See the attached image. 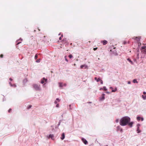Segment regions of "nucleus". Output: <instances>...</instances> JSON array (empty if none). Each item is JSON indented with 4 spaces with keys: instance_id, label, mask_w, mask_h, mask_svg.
I'll list each match as a JSON object with an SVG mask.
<instances>
[{
    "instance_id": "f257e3e1",
    "label": "nucleus",
    "mask_w": 146,
    "mask_h": 146,
    "mask_svg": "<svg viewBox=\"0 0 146 146\" xmlns=\"http://www.w3.org/2000/svg\"><path fill=\"white\" fill-rule=\"evenodd\" d=\"M130 118L128 117L125 116L123 117L120 120L119 124L121 126H125L130 121Z\"/></svg>"
},
{
    "instance_id": "f03ea898",
    "label": "nucleus",
    "mask_w": 146,
    "mask_h": 146,
    "mask_svg": "<svg viewBox=\"0 0 146 146\" xmlns=\"http://www.w3.org/2000/svg\"><path fill=\"white\" fill-rule=\"evenodd\" d=\"M141 51L143 53H146V46H143L142 47Z\"/></svg>"
},
{
    "instance_id": "7ed1b4c3",
    "label": "nucleus",
    "mask_w": 146,
    "mask_h": 146,
    "mask_svg": "<svg viewBox=\"0 0 146 146\" xmlns=\"http://www.w3.org/2000/svg\"><path fill=\"white\" fill-rule=\"evenodd\" d=\"M133 38L137 40L138 42H139L140 41L141 37L139 36L138 37H134Z\"/></svg>"
},
{
    "instance_id": "20e7f679",
    "label": "nucleus",
    "mask_w": 146,
    "mask_h": 146,
    "mask_svg": "<svg viewBox=\"0 0 146 146\" xmlns=\"http://www.w3.org/2000/svg\"><path fill=\"white\" fill-rule=\"evenodd\" d=\"M87 67H88L85 64L82 65L80 66V68L81 69H82V68L86 69V68H87Z\"/></svg>"
},
{
    "instance_id": "39448f33",
    "label": "nucleus",
    "mask_w": 146,
    "mask_h": 146,
    "mask_svg": "<svg viewBox=\"0 0 146 146\" xmlns=\"http://www.w3.org/2000/svg\"><path fill=\"white\" fill-rule=\"evenodd\" d=\"M34 87L36 90H39V88L38 86L36 84H34Z\"/></svg>"
},
{
    "instance_id": "423d86ee",
    "label": "nucleus",
    "mask_w": 146,
    "mask_h": 146,
    "mask_svg": "<svg viewBox=\"0 0 146 146\" xmlns=\"http://www.w3.org/2000/svg\"><path fill=\"white\" fill-rule=\"evenodd\" d=\"M82 141L84 142V144H85L86 145L88 144V142L85 139L82 138Z\"/></svg>"
},
{
    "instance_id": "0eeeda50",
    "label": "nucleus",
    "mask_w": 146,
    "mask_h": 146,
    "mask_svg": "<svg viewBox=\"0 0 146 146\" xmlns=\"http://www.w3.org/2000/svg\"><path fill=\"white\" fill-rule=\"evenodd\" d=\"M47 80L46 79H45L44 78H43V79L42 80L41 82V83H42V84L44 83L45 82H46V81Z\"/></svg>"
},
{
    "instance_id": "6e6552de",
    "label": "nucleus",
    "mask_w": 146,
    "mask_h": 146,
    "mask_svg": "<svg viewBox=\"0 0 146 146\" xmlns=\"http://www.w3.org/2000/svg\"><path fill=\"white\" fill-rule=\"evenodd\" d=\"M101 42L103 43V45H105L108 43V41L105 40L102 41Z\"/></svg>"
},
{
    "instance_id": "1a4fd4ad",
    "label": "nucleus",
    "mask_w": 146,
    "mask_h": 146,
    "mask_svg": "<svg viewBox=\"0 0 146 146\" xmlns=\"http://www.w3.org/2000/svg\"><path fill=\"white\" fill-rule=\"evenodd\" d=\"M65 138V135L64 133H63L62 135V136L61 137V139L63 140Z\"/></svg>"
},
{
    "instance_id": "9d476101",
    "label": "nucleus",
    "mask_w": 146,
    "mask_h": 146,
    "mask_svg": "<svg viewBox=\"0 0 146 146\" xmlns=\"http://www.w3.org/2000/svg\"><path fill=\"white\" fill-rule=\"evenodd\" d=\"M133 123V122H130L128 124L130 127H131L132 126Z\"/></svg>"
},
{
    "instance_id": "9b49d317",
    "label": "nucleus",
    "mask_w": 146,
    "mask_h": 146,
    "mask_svg": "<svg viewBox=\"0 0 146 146\" xmlns=\"http://www.w3.org/2000/svg\"><path fill=\"white\" fill-rule=\"evenodd\" d=\"M51 138L52 140H54V135L52 134H50L49 135V138Z\"/></svg>"
},
{
    "instance_id": "f8f14e48",
    "label": "nucleus",
    "mask_w": 146,
    "mask_h": 146,
    "mask_svg": "<svg viewBox=\"0 0 146 146\" xmlns=\"http://www.w3.org/2000/svg\"><path fill=\"white\" fill-rule=\"evenodd\" d=\"M60 101V100L58 98H57L56 99V100L54 101V103L55 104H57L58 102H59Z\"/></svg>"
},
{
    "instance_id": "ddd939ff",
    "label": "nucleus",
    "mask_w": 146,
    "mask_h": 146,
    "mask_svg": "<svg viewBox=\"0 0 146 146\" xmlns=\"http://www.w3.org/2000/svg\"><path fill=\"white\" fill-rule=\"evenodd\" d=\"M94 79L97 81V82H98L100 80V78H97V77H95L94 78Z\"/></svg>"
},
{
    "instance_id": "4468645a",
    "label": "nucleus",
    "mask_w": 146,
    "mask_h": 146,
    "mask_svg": "<svg viewBox=\"0 0 146 146\" xmlns=\"http://www.w3.org/2000/svg\"><path fill=\"white\" fill-rule=\"evenodd\" d=\"M104 95H105V94H102V96L101 98V99H100L101 100H104L105 99Z\"/></svg>"
},
{
    "instance_id": "2eb2a0df",
    "label": "nucleus",
    "mask_w": 146,
    "mask_h": 146,
    "mask_svg": "<svg viewBox=\"0 0 146 146\" xmlns=\"http://www.w3.org/2000/svg\"><path fill=\"white\" fill-rule=\"evenodd\" d=\"M127 60L129 61V62H130V63H131V64H133V62L129 58L127 59Z\"/></svg>"
},
{
    "instance_id": "dca6fc26",
    "label": "nucleus",
    "mask_w": 146,
    "mask_h": 146,
    "mask_svg": "<svg viewBox=\"0 0 146 146\" xmlns=\"http://www.w3.org/2000/svg\"><path fill=\"white\" fill-rule=\"evenodd\" d=\"M59 86L60 87H62L63 86V85L62 84V83H59Z\"/></svg>"
},
{
    "instance_id": "f3484780",
    "label": "nucleus",
    "mask_w": 146,
    "mask_h": 146,
    "mask_svg": "<svg viewBox=\"0 0 146 146\" xmlns=\"http://www.w3.org/2000/svg\"><path fill=\"white\" fill-rule=\"evenodd\" d=\"M137 131L138 133H140L141 132V131L139 130V127H138L137 128Z\"/></svg>"
},
{
    "instance_id": "a211bd4d",
    "label": "nucleus",
    "mask_w": 146,
    "mask_h": 146,
    "mask_svg": "<svg viewBox=\"0 0 146 146\" xmlns=\"http://www.w3.org/2000/svg\"><path fill=\"white\" fill-rule=\"evenodd\" d=\"M142 97L143 100H145L146 99V95L145 96L142 95Z\"/></svg>"
},
{
    "instance_id": "6ab92c4d",
    "label": "nucleus",
    "mask_w": 146,
    "mask_h": 146,
    "mask_svg": "<svg viewBox=\"0 0 146 146\" xmlns=\"http://www.w3.org/2000/svg\"><path fill=\"white\" fill-rule=\"evenodd\" d=\"M133 82L134 83H137V80L136 79H135L134 80H133Z\"/></svg>"
},
{
    "instance_id": "aec40b11",
    "label": "nucleus",
    "mask_w": 146,
    "mask_h": 146,
    "mask_svg": "<svg viewBox=\"0 0 146 146\" xmlns=\"http://www.w3.org/2000/svg\"><path fill=\"white\" fill-rule=\"evenodd\" d=\"M68 57H69V58H72L73 57V56H72V55L71 54H70L68 56Z\"/></svg>"
},
{
    "instance_id": "412c9836",
    "label": "nucleus",
    "mask_w": 146,
    "mask_h": 146,
    "mask_svg": "<svg viewBox=\"0 0 146 146\" xmlns=\"http://www.w3.org/2000/svg\"><path fill=\"white\" fill-rule=\"evenodd\" d=\"M38 58V55L37 54H36L35 56V59L36 60Z\"/></svg>"
},
{
    "instance_id": "4be33fe9",
    "label": "nucleus",
    "mask_w": 146,
    "mask_h": 146,
    "mask_svg": "<svg viewBox=\"0 0 146 146\" xmlns=\"http://www.w3.org/2000/svg\"><path fill=\"white\" fill-rule=\"evenodd\" d=\"M117 90V88H115L114 90H112V92H115Z\"/></svg>"
},
{
    "instance_id": "5701e85b",
    "label": "nucleus",
    "mask_w": 146,
    "mask_h": 146,
    "mask_svg": "<svg viewBox=\"0 0 146 146\" xmlns=\"http://www.w3.org/2000/svg\"><path fill=\"white\" fill-rule=\"evenodd\" d=\"M141 118L139 117H138L137 118V119L138 121H139L140 120Z\"/></svg>"
},
{
    "instance_id": "b1692460",
    "label": "nucleus",
    "mask_w": 146,
    "mask_h": 146,
    "mask_svg": "<svg viewBox=\"0 0 146 146\" xmlns=\"http://www.w3.org/2000/svg\"><path fill=\"white\" fill-rule=\"evenodd\" d=\"M40 59H38L36 60V62H40Z\"/></svg>"
},
{
    "instance_id": "393cba45",
    "label": "nucleus",
    "mask_w": 146,
    "mask_h": 146,
    "mask_svg": "<svg viewBox=\"0 0 146 146\" xmlns=\"http://www.w3.org/2000/svg\"><path fill=\"white\" fill-rule=\"evenodd\" d=\"M103 89L105 91H106L107 90V89L106 88V87L105 86L103 87Z\"/></svg>"
},
{
    "instance_id": "a878e982",
    "label": "nucleus",
    "mask_w": 146,
    "mask_h": 146,
    "mask_svg": "<svg viewBox=\"0 0 146 146\" xmlns=\"http://www.w3.org/2000/svg\"><path fill=\"white\" fill-rule=\"evenodd\" d=\"M63 35H62L59 38V40H61L62 39V38L63 37Z\"/></svg>"
},
{
    "instance_id": "bb28decb",
    "label": "nucleus",
    "mask_w": 146,
    "mask_h": 146,
    "mask_svg": "<svg viewBox=\"0 0 146 146\" xmlns=\"http://www.w3.org/2000/svg\"><path fill=\"white\" fill-rule=\"evenodd\" d=\"M64 58L66 61L67 62H68V60L66 58V56H65Z\"/></svg>"
},
{
    "instance_id": "cd10ccee",
    "label": "nucleus",
    "mask_w": 146,
    "mask_h": 146,
    "mask_svg": "<svg viewBox=\"0 0 146 146\" xmlns=\"http://www.w3.org/2000/svg\"><path fill=\"white\" fill-rule=\"evenodd\" d=\"M3 54H1L0 56V57L1 58H3Z\"/></svg>"
},
{
    "instance_id": "c85d7f7f",
    "label": "nucleus",
    "mask_w": 146,
    "mask_h": 146,
    "mask_svg": "<svg viewBox=\"0 0 146 146\" xmlns=\"http://www.w3.org/2000/svg\"><path fill=\"white\" fill-rule=\"evenodd\" d=\"M31 107H32L31 105H29V106L28 107L27 109H29Z\"/></svg>"
},
{
    "instance_id": "c756f323",
    "label": "nucleus",
    "mask_w": 146,
    "mask_h": 146,
    "mask_svg": "<svg viewBox=\"0 0 146 146\" xmlns=\"http://www.w3.org/2000/svg\"><path fill=\"white\" fill-rule=\"evenodd\" d=\"M100 83H101V84H103V81H102V80H101L100 79Z\"/></svg>"
},
{
    "instance_id": "7c9ffc66",
    "label": "nucleus",
    "mask_w": 146,
    "mask_h": 146,
    "mask_svg": "<svg viewBox=\"0 0 146 146\" xmlns=\"http://www.w3.org/2000/svg\"><path fill=\"white\" fill-rule=\"evenodd\" d=\"M11 110H12V109H11V108L9 109V110H8V112L9 113H10L11 112Z\"/></svg>"
},
{
    "instance_id": "2f4dec72",
    "label": "nucleus",
    "mask_w": 146,
    "mask_h": 146,
    "mask_svg": "<svg viewBox=\"0 0 146 146\" xmlns=\"http://www.w3.org/2000/svg\"><path fill=\"white\" fill-rule=\"evenodd\" d=\"M115 121L117 123H118L119 122V119H116L115 120Z\"/></svg>"
},
{
    "instance_id": "473e14b6",
    "label": "nucleus",
    "mask_w": 146,
    "mask_h": 146,
    "mask_svg": "<svg viewBox=\"0 0 146 146\" xmlns=\"http://www.w3.org/2000/svg\"><path fill=\"white\" fill-rule=\"evenodd\" d=\"M97 48H94L93 50H94L95 51L97 49Z\"/></svg>"
},
{
    "instance_id": "72a5a7b5",
    "label": "nucleus",
    "mask_w": 146,
    "mask_h": 146,
    "mask_svg": "<svg viewBox=\"0 0 146 146\" xmlns=\"http://www.w3.org/2000/svg\"><path fill=\"white\" fill-rule=\"evenodd\" d=\"M127 43V42H126V41H124L123 42V44H126Z\"/></svg>"
},
{
    "instance_id": "f704fd0d",
    "label": "nucleus",
    "mask_w": 146,
    "mask_h": 146,
    "mask_svg": "<svg viewBox=\"0 0 146 146\" xmlns=\"http://www.w3.org/2000/svg\"><path fill=\"white\" fill-rule=\"evenodd\" d=\"M143 93V94L144 95L146 94V92H144Z\"/></svg>"
},
{
    "instance_id": "c9c22d12",
    "label": "nucleus",
    "mask_w": 146,
    "mask_h": 146,
    "mask_svg": "<svg viewBox=\"0 0 146 146\" xmlns=\"http://www.w3.org/2000/svg\"><path fill=\"white\" fill-rule=\"evenodd\" d=\"M57 107H58L59 106V104H57L56 106Z\"/></svg>"
},
{
    "instance_id": "e433bc0d",
    "label": "nucleus",
    "mask_w": 146,
    "mask_h": 146,
    "mask_svg": "<svg viewBox=\"0 0 146 146\" xmlns=\"http://www.w3.org/2000/svg\"><path fill=\"white\" fill-rule=\"evenodd\" d=\"M103 89V88H100V90H102Z\"/></svg>"
},
{
    "instance_id": "4c0bfd02",
    "label": "nucleus",
    "mask_w": 146,
    "mask_h": 146,
    "mask_svg": "<svg viewBox=\"0 0 146 146\" xmlns=\"http://www.w3.org/2000/svg\"><path fill=\"white\" fill-rule=\"evenodd\" d=\"M21 43V42H18L17 44V45H18V44H20V43Z\"/></svg>"
},
{
    "instance_id": "58836bf2",
    "label": "nucleus",
    "mask_w": 146,
    "mask_h": 146,
    "mask_svg": "<svg viewBox=\"0 0 146 146\" xmlns=\"http://www.w3.org/2000/svg\"><path fill=\"white\" fill-rule=\"evenodd\" d=\"M9 80H11V81H12V78H9Z\"/></svg>"
},
{
    "instance_id": "ea45409f",
    "label": "nucleus",
    "mask_w": 146,
    "mask_h": 146,
    "mask_svg": "<svg viewBox=\"0 0 146 146\" xmlns=\"http://www.w3.org/2000/svg\"><path fill=\"white\" fill-rule=\"evenodd\" d=\"M66 84H64L63 85V86H66Z\"/></svg>"
},
{
    "instance_id": "a19ab883",
    "label": "nucleus",
    "mask_w": 146,
    "mask_h": 146,
    "mask_svg": "<svg viewBox=\"0 0 146 146\" xmlns=\"http://www.w3.org/2000/svg\"><path fill=\"white\" fill-rule=\"evenodd\" d=\"M141 121H143V118H141Z\"/></svg>"
},
{
    "instance_id": "79ce46f5",
    "label": "nucleus",
    "mask_w": 146,
    "mask_h": 146,
    "mask_svg": "<svg viewBox=\"0 0 146 146\" xmlns=\"http://www.w3.org/2000/svg\"><path fill=\"white\" fill-rule=\"evenodd\" d=\"M120 131H121V132H122V129H120Z\"/></svg>"
},
{
    "instance_id": "37998d69",
    "label": "nucleus",
    "mask_w": 146,
    "mask_h": 146,
    "mask_svg": "<svg viewBox=\"0 0 146 146\" xmlns=\"http://www.w3.org/2000/svg\"><path fill=\"white\" fill-rule=\"evenodd\" d=\"M9 84L11 85V86H12V85L11 83V82H9Z\"/></svg>"
},
{
    "instance_id": "c03bdc74",
    "label": "nucleus",
    "mask_w": 146,
    "mask_h": 146,
    "mask_svg": "<svg viewBox=\"0 0 146 146\" xmlns=\"http://www.w3.org/2000/svg\"><path fill=\"white\" fill-rule=\"evenodd\" d=\"M110 88H111V89H113V88H112V87H111Z\"/></svg>"
},
{
    "instance_id": "a18cd8bd",
    "label": "nucleus",
    "mask_w": 146,
    "mask_h": 146,
    "mask_svg": "<svg viewBox=\"0 0 146 146\" xmlns=\"http://www.w3.org/2000/svg\"><path fill=\"white\" fill-rule=\"evenodd\" d=\"M130 82H128V84H130Z\"/></svg>"
},
{
    "instance_id": "49530a36",
    "label": "nucleus",
    "mask_w": 146,
    "mask_h": 146,
    "mask_svg": "<svg viewBox=\"0 0 146 146\" xmlns=\"http://www.w3.org/2000/svg\"><path fill=\"white\" fill-rule=\"evenodd\" d=\"M69 107H70H70H71V105H69Z\"/></svg>"
},
{
    "instance_id": "de8ad7c7",
    "label": "nucleus",
    "mask_w": 146,
    "mask_h": 146,
    "mask_svg": "<svg viewBox=\"0 0 146 146\" xmlns=\"http://www.w3.org/2000/svg\"><path fill=\"white\" fill-rule=\"evenodd\" d=\"M74 66H75V65H76V64H74Z\"/></svg>"
},
{
    "instance_id": "09e8293b",
    "label": "nucleus",
    "mask_w": 146,
    "mask_h": 146,
    "mask_svg": "<svg viewBox=\"0 0 146 146\" xmlns=\"http://www.w3.org/2000/svg\"><path fill=\"white\" fill-rule=\"evenodd\" d=\"M137 52H139V50H137Z\"/></svg>"
},
{
    "instance_id": "8fccbe9b",
    "label": "nucleus",
    "mask_w": 146,
    "mask_h": 146,
    "mask_svg": "<svg viewBox=\"0 0 146 146\" xmlns=\"http://www.w3.org/2000/svg\"><path fill=\"white\" fill-rule=\"evenodd\" d=\"M60 35V33L59 34V35Z\"/></svg>"
}]
</instances>
